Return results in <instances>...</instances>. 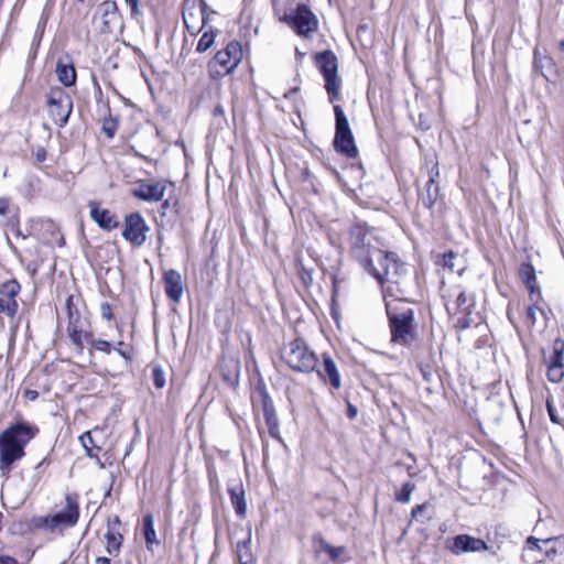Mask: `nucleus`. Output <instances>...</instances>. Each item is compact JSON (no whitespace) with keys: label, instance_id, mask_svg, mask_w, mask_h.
<instances>
[{"label":"nucleus","instance_id":"obj_1","mask_svg":"<svg viewBox=\"0 0 564 564\" xmlns=\"http://www.w3.org/2000/svg\"><path fill=\"white\" fill-rule=\"evenodd\" d=\"M351 252L359 263L380 283H399L404 271L394 253L381 249V241L371 229L357 225L350 231Z\"/></svg>","mask_w":564,"mask_h":564},{"label":"nucleus","instance_id":"obj_2","mask_svg":"<svg viewBox=\"0 0 564 564\" xmlns=\"http://www.w3.org/2000/svg\"><path fill=\"white\" fill-rule=\"evenodd\" d=\"M39 433V429L25 422L11 424L0 434V469L8 471L12 464L24 456V447Z\"/></svg>","mask_w":564,"mask_h":564},{"label":"nucleus","instance_id":"obj_3","mask_svg":"<svg viewBox=\"0 0 564 564\" xmlns=\"http://www.w3.org/2000/svg\"><path fill=\"white\" fill-rule=\"evenodd\" d=\"M387 313L390 322L391 341L409 346L415 340L414 311L399 299L387 300Z\"/></svg>","mask_w":564,"mask_h":564},{"label":"nucleus","instance_id":"obj_4","mask_svg":"<svg viewBox=\"0 0 564 564\" xmlns=\"http://www.w3.org/2000/svg\"><path fill=\"white\" fill-rule=\"evenodd\" d=\"M78 518L79 506L76 499L67 496L63 509L52 514L33 517L29 525L34 530L62 533L65 529L74 527Z\"/></svg>","mask_w":564,"mask_h":564},{"label":"nucleus","instance_id":"obj_5","mask_svg":"<svg viewBox=\"0 0 564 564\" xmlns=\"http://www.w3.org/2000/svg\"><path fill=\"white\" fill-rule=\"evenodd\" d=\"M338 58L332 51L325 50L319 52V70L322 72L325 82L324 88L330 102L343 99V79L338 75Z\"/></svg>","mask_w":564,"mask_h":564},{"label":"nucleus","instance_id":"obj_6","mask_svg":"<svg viewBox=\"0 0 564 564\" xmlns=\"http://www.w3.org/2000/svg\"><path fill=\"white\" fill-rule=\"evenodd\" d=\"M242 46L238 41H231L224 50L216 53L207 67L212 77H221L232 73L242 59Z\"/></svg>","mask_w":564,"mask_h":564},{"label":"nucleus","instance_id":"obj_7","mask_svg":"<svg viewBox=\"0 0 564 564\" xmlns=\"http://www.w3.org/2000/svg\"><path fill=\"white\" fill-rule=\"evenodd\" d=\"M336 117V133L334 144L337 151L347 155L348 158H356L358 154L357 147L349 127L347 117L340 106H334Z\"/></svg>","mask_w":564,"mask_h":564},{"label":"nucleus","instance_id":"obj_8","mask_svg":"<svg viewBox=\"0 0 564 564\" xmlns=\"http://www.w3.org/2000/svg\"><path fill=\"white\" fill-rule=\"evenodd\" d=\"M546 377L553 383L564 379V340L556 338L549 350L542 351Z\"/></svg>","mask_w":564,"mask_h":564},{"label":"nucleus","instance_id":"obj_9","mask_svg":"<svg viewBox=\"0 0 564 564\" xmlns=\"http://www.w3.org/2000/svg\"><path fill=\"white\" fill-rule=\"evenodd\" d=\"M283 358L291 368L303 372L313 371L317 364L315 355L301 346L299 341L292 343L283 351Z\"/></svg>","mask_w":564,"mask_h":564},{"label":"nucleus","instance_id":"obj_10","mask_svg":"<svg viewBox=\"0 0 564 564\" xmlns=\"http://www.w3.org/2000/svg\"><path fill=\"white\" fill-rule=\"evenodd\" d=\"M149 227L139 213H131L124 217L122 237L133 246L140 247L147 240Z\"/></svg>","mask_w":564,"mask_h":564},{"label":"nucleus","instance_id":"obj_11","mask_svg":"<svg viewBox=\"0 0 564 564\" xmlns=\"http://www.w3.org/2000/svg\"><path fill=\"white\" fill-rule=\"evenodd\" d=\"M47 105L54 122L59 127L65 126L73 109L70 97L64 91L58 90L50 95Z\"/></svg>","mask_w":564,"mask_h":564},{"label":"nucleus","instance_id":"obj_12","mask_svg":"<svg viewBox=\"0 0 564 564\" xmlns=\"http://www.w3.org/2000/svg\"><path fill=\"white\" fill-rule=\"evenodd\" d=\"M451 550L457 555L462 553H476L481 551H488L490 554L497 555L500 547L490 546L484 540L468 534H459L453 539Z\"/></svg>","mask_w":564,"mask_h":564},{"label":"nucleus","instance_id":"obj_13","mask_svg":"<svg viewBox=\"0 0 564 564\" xmlns=\"http://www.w3.org/2000/svg\"><path fill=\"white\" fill-rule=\"evenodd\" d=\"M169 185L172 184L164 180L155 182L141 180L135 183L132 194L141 200L160 202L164 198Z\"/></svg>","mask_w":564,"mask_h":564},{"label":"nucleus","instance_id":"obj_14","mask_svg":"<svg viewBox=\"0 0 564 564\" xmlns=\"http://www.w3.org/2000/svg\"><path fill=\"white\" fill-rule=\"evenodd\" d=\"M67 308V333L72 343L78 348H83V340L86 336L85 322L82 318L80 313L77 310H73V297L68 296L66 300Z\"/></svg>","mask_w":564,"mask_h":564},{"label":"nucleus","instance_id":"obj_15","mask_svg":"<svg viewBox=\"0 0 564 564\" xmlns=\"http://www.w3.org/2000/svg\"><path fill=\"white\" fill-rule=\"evenodd\" d=\"M284 20L292 23V26L300 35L307 36L317 28V21L314 13L305 6L301 4L296 8L294 15H285Z\"/></svg>","mask_w":564,"mask_h":564},{"label":"nucleus","instance_id":"obj_16","mask_svg":"<svg viewBox=\"0 0 564 564\" xmlns=\"http://www.w3.org/2000/svg\"><path fill=\"white\" fill-rule=\"evenodd\" d=\"M90 218L104 230L110 231L119 226L118 218L106 208H101L100 204L91 200L88 204Z\"/></svg>","mask_w":564,"mask_h":564},{"label":"nucleus","instance_id":"obj_17","mask_svg":"<svg viewBox=\"0 0 564 564\" xmlns=\"http://www.w3.org/2000/svg\"><path fill=\"white\" fill-rule=\"evenodd\" d=\"M97 13L101 23V31L109 33L120 21L118 6L115 1H104L98 6Z\"/></svg>","mask_w":564,"mask_h":564},{"label":"nucleus","instance_id":"obj_18","mask_svg":"<svg viewBox=\"0 0 564 564\" xmlns=\"http://www.w3.org/2000/svg\"><path fill=\"white\" fill-rule=\"evenodd\" d=\"M183 20L187 31L195 35L206 29L207 18L200 7L186 8L183 11Z\"/></svg>","mask_w":564,"mask_h":564},{"label":"nucleus","instance_id":"obj_19","mask_svg":"<svg viewBox=\"0 0 564 564\" xmlns=\"http://www.w3.org/2000/svg\"><path fill=\"white\" fill-rule=\"evenodd\" d=\"M165 293L173 302H178L183 295L182 276L175 270L164 273Z\"/></svg>","mask_w":564,"mask_h":564},{"label":"nucleus","instance_id":"obj_20","mask_svg":"<svg viewBox=\"0 0 564 564\" xmlns=\"http://www.w3.org/2000/svg\"><path fill=\"white\" fill-rule=\"evenodd\" d=\"M519 275L530 291V300H533V296L540 297L539 285L536 283L535 270L533 265L531 263L521 264Z\"/></svg>","mask_w":564,"mask_h":564},{"label":"nucleus","instance_id":"obj_21","mask_svg":"<svg viewBox=\"0 0 564 564\" xmlns=\"http://www.w3.org/2000/svg\"><path fill=\"white\" fill-rule=\"evenodd\" d=\"M231 503L239 517H245L247 511L245 490L241 484H236L229 488Z\"/></svg>","mask_w":564,"mask_h":564},{"label":"nucleus","instance_id":"obj_22","mask_svg":"<svg viewBox=\"0 0 564 564\" xmlns=\"http://www.w3.org/2000/svg\"><path fill=\"white\" fill-rule=\"evenodd\" d=\"M203 34L197 43L196 51L198 53H205L215 44V40L219 34L217 29H214L206 24V29H204Z\"/></svg>","mask_w":564,"mask_h":564},{"label":"nucleus","instance_id":"obj_23","mask_svg":"<svg viewBox=\"0 0 564 564\" xmlns=\"http://www.w3.org/2000/svg\"><path fill=\"white\" fill-rule=\"evenodd\" d=\"M263 415H264V420H265L269 433L273 437H276L279 434V421L276 417L274 406L268 401L263 402Z\"/></svg>","mask_w":564,"mask_h":564},{"label":"nucleus","instance_id":"obj_24","mask_svg":"<svg viewBox=\"0 0 564 564\" xmlns=\"http://www.w3.org/2000/svg\"><path fill=\"white\" fill-rule=\"evenodd\" d=\"M323 360H324V371H325L326 376L328 377L332 387L334 389H339L340 384H341L340 383V375L338 372L336 364L327 355L323 356Z\"/></svg>","mask_w":564,"mask_h":564},{"label":"nucleus","instance_id":"obj_25","mask_svg":"<svg viewBox=\"0 0 564 564\" xmlns=\"http://www.w3.org/2000/svg\"><path fill=\"white\" fill-rule=\"evenodd\" d=\"M56 75H57L58 80L64 86L68 87V86H72V85L75 84L76 72H75V68L72 65H66V64H63L61 62L57 63Z\"/></svg>","mask_w":564,"mask_h":564},{"label":"nucleus","instance_id":"obj_26","mask_svg":"<svg viewBox=\"0 0 564 564\" xmlns=\"http://www.w3.org/2000/svg\"><path fill=\"white\" fill-rule=\"evenodd\" d=\"M106 539V551L109 555L116 556L119 551L122 543V535L113 531L112 529H108V531L105 534Z\"/></svg>","mask_w":564,"mask_h":564},{"label":"nucleus","instance_id":"obj_27","mask_svg":"<svg viewBox=\"0 0 564 564\" xmlns=\"http://www.w3.org/2000/svg\"><path fill=\"white\" fill-rule=\"evenodd\" d=\"M544 549V557L549 560H553L557 556V554L563 549V543L558 538L545 539L542 540Z\"/></svg>","mask_w":564,"mask_h":564},{"label":"nucleus","instance_id":"obj_28","mask_svg":"<svg viewBox=\"0 0 564 564\" xmlns=\"http://www.w3.org/2000/svg\"><path fill=\"white\" fill-rule=\"evenodd\" d=\"M250 543L251 530L248 531L247 539L243 540L242 542L237 543L236 546L237 557L241 564H247L249 558L251 557Z\"/></svg>","mask_w":564,"mask_h":564},{"label":"nucleus","instance_id":"obj_29","mask_svg":"<svg viewBox=\"0 0 564 564\" xmlns=\"http://www.w3.org/2000/svg\"><path fill=\"white\" fill-rule=\"evenodd\" d=\"M321 551L325 552L335 563L343 561L346 554V549L344 546H332L322 541H319V552Z\"/></svg>","mask_w":564,"mask_h":564},{"label":"nucleus","instance_id":"obj_30","mask_svg":"<svg viewBox=\"0 0 564 564\" xmlns=\"http://www.w3.org/2000/svg\"><path fill=\"white\" fill-rule=\"evenodd\" d=\"M143 530L147 544H153L156 542V533L154 529V517L147 514L143 519Z\"/></svg>","mask_w":564,"mask_h":564},{"label":"nucleus","instance_id":"obj_31","mask_svg":"<svg viewBox=\"0 0 564 564\" xmlns=\"http://www.w3.org/2000/svg\"><path fill=\"white\" fill-rule=\"evenodd\" d=\"M18 302L17 300H11L3 295H0V315L4 314L8 317H14L18 312Z\"/></svg>","mask_w":564,"mask_h":564},{"label":"nucleus","instance_id":"obj_32","mask_svg":"<svg viewBox=\"0 0 564 564\" xmlns=\"http://www.w3.org/2000/svg\"><path fill=\"white\" fill-rule=\"evenodd\" d=\"M21 290L20 284L15 280H10L0 285V295L15 300Z\"/></svg>","mask_w":564,"mask_h":564},{"label":"nucleus","instance_id":"obj_33","mask_svg":"<svg viewBox=\"0 0 564 564\" xmlns=\"http://www.w3.org/2000/svg\"><path fill=\"white\" fill-rule=\"evenodd\" d=\"M415 490L413 482L406 481L402 485L401 489L395 492V500L406 503L411 500V495Z\"/></svg>","mask_w":564,"mask_h":564},{"label":"nucleus","instance_id":"obj_34","mask_svg":"<svg viewBox=\"0 0 564 564\" xmlns=\"http://www.w3.org/2000/svg\"><path fill=\"white\" fill-rule=\"evenodd\" d=\"M544 549H545V546L543 545L541 540H539L534 536L528 538L527 544H525V550L528 552H539L544 556Z\"/></svg>","mask_w":564,"mask_h":564},{"label":"nucleus","instance_id":"obj_35","mask_svg":"<svg viewBox=\"0 0 564 564\" xmlns=\"http://www.w3.org/2000/svg\"><path fill=\"white\" fill-rule=\"evenodd\" d=\"M437 185L434 184V180L433 178H430L429 181V187H427V193H429V200L426 202L425 199H423V203L425 206L427 207H432L433 204H434V200L437 196Z\"/></svg>","mask_w":564,"mask_h":564},{"label":"nucleus","instance_id":"obj_36","mask_svg":"<svg viewBox=\"0 0 564 564\" xmlns=\"http://www.w3.org/2000/svg\"><path fill=\"white\" fill-rule=\"evenodd\" d=\"M533 302L532 305H530L527 310V318L531 321L532 324H534L538 319V313H542V310L536 306V300H531Z\"/></svg>","mask_w":564,"mask_h":564},{"label":"nucleus","instance_id":"obj_37","mask_svg":"<svg viewBox=\"0 0 564 564\" xmlns=\"http://www.w3.org/2000/svg\"><path fill=\"white\" fill-rule=\"evenodd\" d=\"M153 383L159 389H162L165 386V376L161 368L153 369Z\"/></svg>","mask_w":564,"mask_h":564},{"label":"nucleus","instance_id":"obj_38","mask_svg":"<svg viewBox=\"0 0 564 564\" xmlns=\"http://www.w3.org/2000/svg\"><path fill=\"white\" fill-rule=\"evenodd\" d=\"M91 346L96 349V350H99V351H102V352H106V354H109L110 350H111V344L107 340H102V339H95L91 341Z\"/></svg>","mask_w":564,"mask_h":564},{"label":"nucleus","instance_id":"obj_39","mask_svg":"<svg viewBox=\"0 0 564 564\" xmlns=\"http://www.w3.org/2000/svg\"><path fill=\"white\" fill-rule=\"evenodd\" d=\"M455 258L456 254L453 251L445 252L442 258V265L453 271L455 269Z\"/></svg>","mask_w":564,"mask_h":564},{"label":"nucleus","instance_id":"obj_40","mask_svg":"<svg viewBox=\"0 0 564 564\" xmlns=\"http://www.w3.org/2000/svg\"><path fill=\"white\" fill-rule=\"evenodd\" d=\"M100 313H101V316L107 319V321H111L112 319V311H111V306L110 304L108 303H101L100 305Z\"/></svg>","mask_w":564,"mask_h":564},{"label":"nucleus","instance_id":"obj_41","mask_svg":"<svg viewBox=\"0 0 564 564\" xmlns=\"http://www.w3.org/2000/svg\"><path fill=\"white\" fill-rule=\"evenodd\" d=\"M126 4L131 8V15L137 17L139 14V0H124Z\"/></svg>","mask_w":564,"mask_h":564},{"label":"nucleus","instance_id":"obj_42","mask_svg":"<svg viewBox=\"0 0 564 564\" xmlns=\"http://www.w3.org/2000/svg\"><path fill=\"white\" fill-rule=\"evenodd\" d=\"M301 278L306 286H310L313 283V274L311 271L303 269L301 272Z\"/></svg>","mask_w":564,"mask_h":564},{"label":"nucleus","instance_id":"obj_43","mask_svg":"<svg viewBox=\"0 0 564 564\" xmlns=\"http://www.w3.org/2000/svg\"><path fill=\"white\" fill-rule=\"evenodd\" d=\"M457 306L462 310H465V304L467 303V295L465 292H459L456 299Z\"/></svg>","mask_w":564,"mask_h":564},{"label":"nucleus","instance_id":"obj_44","mask_svg":"<svg viewBox=\"0 0 564 564\" xmlns=\"http://www.w3.org/2000/svg\"><path fill=\"white\" fill-rule=\"evenodd\" d=\"M102 130L107 134L108 138H112L113 133H115V126H113V123L106 121L104 123Z\"/></svg>","mask_w":564,"mask_h":564},{"label":"nucleus","instance_id":"obj_45","mask_svg":"<svg viewBox=\"0 0 564 564\" xmlns=\"http://www.w3.org/2000/svg\"><path fill=\"white\" fill-rule=\"evenodd\" d=\"M9 205H10V203H9L8 198H4V197L0 198V215L4 216L8 214Z\"/></svg>","mask_w":564,"mask_h":564},{"label":"nucleus","instance_id":"obj_46","mask_svg":"<svg viewBox=\"0 0 564 564\" xmlns=\"http://www.w3.org/2000/svg\"><path fill=\"white\" fill-rule=\"evenodd\" d=\"M546 408H547V413L550 415V419L553 423H558V416L555 412V409L553 408V405L550 404V402L546 403Z\"/></svg>","mask_w":564,"mask_h":564},{"label":"nucleus","instance_id":"obj_47","mask_svg":"<svg viewBox=\"0 0 564 564\" xmlns=\"http://www.w3.org/2000/svg\"><path fill=\"white\" fill-rule=\"evenodd\" d=\"M0 564H20L14 557L0 554Z\"/></svg>","mask_w":564,"mask_h":564},{"label":"nucleus","instance_id":"obj_48","mask_svg":"<svg viewBox=\"0 0 564 564\" xmlns=\"http://www.w3.org/2000/svg\"><path fill=\"white\" fill-rule=\"evenodd\" d=\"M80 441L84 445L85 448H88V445L86 444V441H89V443H91V436H90V433L89 432H86L84 433L82 436H80Z\"/></svg>","mask_w":564,"mask_h":564},{"label":"nucleus","instance_id":"obj_49","mask_svg":"<svg viewBox=\"0 0 564 564\" xmlns=\"http://www.w3.org/2000/svg\"><path fill=\"white\" fill-rule=\"evenodd\" d=\"M356 415H357V408L351 404H348V416L350 419H354Z\"/></svg>","mask_w":564,"mask_h":564},{"label":"nucleus","instance_id":"obj_50","mask_svg":"<svg viewBox=\"0 0 564 564\" xmlns=\"http://www.w3.org/2000/svg\"><path fill=\"white\" fill-rule=\"evenodd\" d=\"M123 346V343L122 341H118L115 346V350L121 355L122 357H126V352L121 349Z\"/></svg>","mask_w":564,"mask_h":564},{"label":"nucleus","instance_id":"obj_51","mask_svg":"<svg viewBox=\"0 0 564 564\" xmlns=\"http://www.w3.org/2000/svg\"><path fill=\"white\" fill-rule=\"evenodd\" d=\"M96 564H111V562L108 557L99 556L96 558Z\"/></svg>","mask_w":564,"mask_h":564},{"label":"nucleus","instance_id":"obj_52","mask_svg":"<svg viewBox=\"0 0 564 564\" xmlns=\"http://www.w3.org/2000/svg\"><path fill=\"white\" fill-rule=\"evenodd\" d=\"M539 63H542L541 58L539 57L538 50L534 51V65L535 67H539Z\"/></svg>","mask_w":564,"mask_h":564},{"label":"nucleus","instance_id":"obj_53","mask_svg":"<svg viewBox=\"0 0 564 564\" xmlns=\"http://www.w3.org/2000/svg\"><path fill=\"white\" fill-rule=\"evenodd\" d=\"M560 51L564 52V40L558 43Z\"/></svg>","mask_w":564,"mask_h":564},{"label":"nucleus","instance_id":"obj_54","mask_svg":"<svg viewBox=\"0 0 564 564\" xmlns=\"http://www.w3.org/2000/svg\"><path fill=\"white\" fill-rule=\"evenodd\" d=\"M420 510H421V507H420V506H417V507L412 511L413 516L415 514V512H420Z\"/></svg>","mask_w":564,"mask_h":564},{"label":"nucleus","instance_id":"obj_55","mask_svg":"<svg viewBox=\"0 0 564 564\" xmlns=\"http://www.w3.org/2000/svg\"><path fill=\"white\" fill-rule=\"evenodd\" d=\"M313 58L317 62V53L313 54Z\"/></svg>","mask_w":564,"mask_h":564},{"label":"nucleus","instance_id":"obj_56","mask_svg":"<svg viewBox=\"0 0 564 564\" xmlns=\"http://www.w3.org/2000/svg\"><path fill=\"white\" fill-rule=\"evenodd\" d=\"M31 397L35 398L36 397V392H32Z\"/></svg>","mask_w":564,"mask_h":564},{"label":"nucleus","instance_id":"obj_57","mask_svg":"<svg viewBox=\"0 0 564 564\" xmlns=\"http://www.w3.org/2000/svg\"><path fill=\"white\" fill-rule=\"evenodd\" d=\"M31 397L35 398L36 397V392H32Z\"/></svg>","mask_w":564,"mask_h":564}]
</instances>
